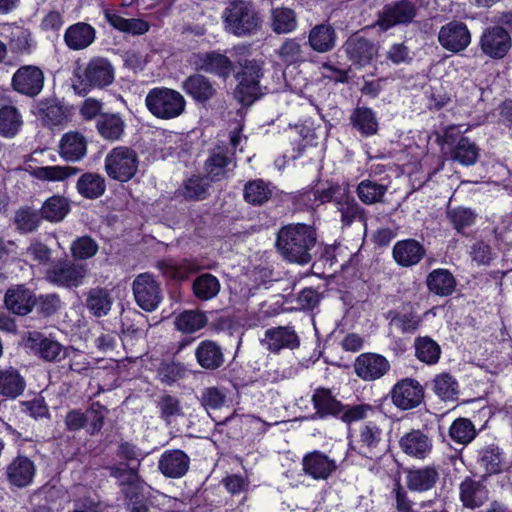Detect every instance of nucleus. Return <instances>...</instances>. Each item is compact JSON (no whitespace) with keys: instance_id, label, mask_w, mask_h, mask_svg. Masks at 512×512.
I'll return each mask as SVG.
<instances>
[{"instance_id":"f257e3e1","label":"nucleus","mask_w":512,"mask_h":512,"mask_svg":"<svg viewBox=\"0 0 512 512\" xmlns=\"http://www.w3.org/2000/svg\"><path fill=\"white\" fill-rule=\"evenodd\" d=\"M317 235L307 224L296 223L283 226L277 233L276 248L289 262L305 265L312 259Z\"/></svg>"},{"instance_id":"f03ea898","label":"nucleus","mask_w":512,"mask_h":512,"mask_svg":"<svg viewBox=\"0 0 512 512\" xmlns=\"http://www.w3.org/2000/svg\"><path fill=\"white\" fill-rule=\"evenodd\" d=\"M225 29L238 37L251 36L262 26V19L251 2L228 0L222 14Z\"/></svg>"},{"instance_id":"7ed1b4c3","label":"nucleus","mask_w":512,"mask_h":512,"mask_svg":"<svg viewBox=\"0 0 512 512\" xmlns=\"http://www.w3.org/2000/svg\"><path fill=\"white\" fill-rule=\"evenodd\" d=\"M145 105L156 118L170 120L185 112L186 99L179 91L167 87H156L147 93Z\"/></svg>"},{"instance_id":"20e7f679","label":"nucleus","mask_w":512,"mask_h":512,"mask_svg":"<svg viewBox=\"0 0 512 512\" xmlns=\"http://www.w3.org/2000/svg\"><path fill=\"white\" fill-rule=\"evenodd\" d=\"M139 164L137 151L129 146L120 145L106 154L104 170L110 179L125 183L135 177Z\"/></svg>"},{"instance_id":"39448f33","label":"nucleus","mask_w":512,"mask_h":512,"mask_svg":"<svg viewBox=\"0 0 512 512\" xmlns=\"http://www.w3.org/2000/svg\"><path fill=\"white\" fill-rule=\"evenodd\" d=\"M115 77V70L109 60L102 57L92 58L86 65L83 73L78 76L79 81L73 84L74 91L85 95L90 88H103L109 86Z\"/></svg>"},{"instance_id":"423d86ee","label":"nucleus","mask_w":512,"mask_h":512,"mask_svg":"<svg viewBox=\"0 0 512 512\" xmlns=\"http://www.w3.org/2000/svg\"><path fill=\"white\" fill-rule=\"evenodd\" d=\"M241 71L236 74L239 83L234 91L235 98L243 105H251L261 95L259 85L262 77V67L255 60L245 59L239 62Z\"/></svg>"},{"instance_id":"0eeeda50","label":"nucleus","mask_w":512,"mask_h":512,"mask_svg":"<svg viewBox=\"0 0 512 512\" xmlns=\"http://www.w3.org/2000/svg\"><path fill=\"white\" fill-rule=\"evenodd\" d=\"M132 291L136 304L146 312H152L158 308L163 299L160 282L148 272L135 277L132 283Z\"/></svg>"},{"instance_id":"6e6552de","label":"nucleus","mask_w":512,"mask_h":512,"mask_svg":"<svg viewBox=\"0 0 512 512\" xmlns=\"http://www.w3.org/2000/svg\"><path fill=\"white\" fill-rule=\"evenodd\" d=\"M86 275L85 265L65 259L53 262L46 270L45 278L58 287L73 288L82 285Z\"/></svg>"},{"instance_id":"1a4fd4ad","label":"nucleus","mask_w":512,"mask_h":512,"mask_svg":"<svg viewBox=\"0 0 512 512\" xmlns=\"http://www.w3.org/2000/svg\"><path fill=\"white\" fill-rule=\"evenodd\" d=\"M45 76L36 65H23L12 76L11 86L14 91L28 97L39 95L44 87Z\"/></svg>"},{"instance_id":"9d476101","label":"nucleus","mask_w":512,"mask_h":512,"mask_svg":"<svg viewBox=\"0 0 512 512\" xmlns=\"http://www.w3.org/2000/svg\"><path fill=\"white\" fill-rule=\"evenodd\" d=\"M302 472L315 481L328 480L338 469L336 460L320 450H313L304 454Z\"/></svg>"},{"instance_id":"9b49d317","label":"nucleus","mask_w":512,"mask_h":512,"mask_svg":"<svg viewBox=\"0 0 512 512\" xmlns=\"http://www.w3.org/2000/svg\"><path fill=\"white\" fill-rule=\"evenodd\" d=\"M479 46L483 54L492 59H502L509 52L512 41L509 33L500 26L489 27L480 37Z\"/></svg>"},{"instance_id":"f8f14e48","label":"nucleus","mask_w":512,"mask_h":512,"mask_svg":"<svg viewBox=\"0 0 512 512\" xmlns=\"http://www.w3.org/2000/svg\"><path fill=\"white\" fill-rule=\"evenodd\" d=\"M416 15L415 5L407 0H401L383 7L376 24L381 30H388L396 25L410 23Z\"/></svg>"},{"instance_id":"ddd939ff","label":"nucleus","mask_w":512,"mask_h":512,"mask_svg":"<svg viewBox=\"0 0 512 512\" xmlns=\"http://www.w3.org/2000/svg\"><path fill=\"white\" fill-rule=\"evenodd\" d=\"M438 41L444 49L457 53L469 46L471 34L466 24L452 21L440 28Z\"/></svg>"},{"instance_id":"4468645a","label":"nucleus","mask_w":512,"mask_h":512,"mask_svg":"<svg viewBox=\"0 0 512 512\" xmlns=\"http://www.w3.org/2000/svg\"><path fill=\"white\" fill-rule=\"evenodd\" d=\"M381 442L382 430L374 422H368L360 428L359 434L352 441L351 447L358 454L373 459L382 452Z\"/></svg>"},{"instance_id":"2eb2a0df","label":"nucleus","mask_w":512,"mask_h":512,"mask_svg":"<svg viewBox=\"0 0 512 512\" xmlns=\"http://www.w3.org/2000/svg\"><path fill=\"white\" fill-rule=\"evenodd\" d=\"M423 398L422 386L418 381L411 378H405L396 383L391 392L393 404L402 410L417 407Z\"/></svg>"},{"instance_id":"dca6fc26","label":"nucleus","mask_w":512,"mask_h":512,"mask_svg":"<svg viewBox=\"0 0 512 512\" xmlns=\"http://www.w3.org/2000/svg\"><path fill=\"white\" fill-rule=\"evenodd\" d=\"M390 370L389 361L377 353H362L354 363L356 375L364 381H374L382 378Z\"/></svg>"},{"instance_id":"f3484780","label":"nucleus","mask_w":512,"mask_h":512,"mask_svg":"<svg viewBox=\"0 0 512 512\" xmlns=\"http://www.w3.org/2000/svg\"><path fill=\"white\" fill-rule=\"evenodd\" d=\"M193 64L196 70L214 74L224 80L227 79L234 70L232 60L228 56L215 51L196 54Z\"/></svg>"},{"instance_id":"a211bd4d","label":"nucleus","mask_w":512,"mask_h":512,"mask_svg":"<svg viewBox=\"0 0 512 512\" xmlns=\"http://www.w3.org/2000/svg\"><path fill=\"white\" fill-rule=\"evenodd\" d=\"M8 32L7 48L12 54L17 56H27L32 54L37 48V41L29 28L17 25L15 23L5 24L3 26Z\"/></svg>"},{"instance_id":"6ab92c4d","label":"nucleus","mask_w":512,"mask_h":512,"mask_svg":"<svg viewBox=\"0 0 512 512\" xmlns=\"http://www.w3.org/2000/svg\"><path fill=\"white\" fill-rule=\"evenodd\" d=\"M36 474L34 462L27 456L15 457L5 469V475L10 485L25 488L33 483Z\"/></svg>"},{"instance_id":"aec40b11","label":"nucleus","mask_w":512,"mask_h":512,"mask_svg":"<svg viewBox=\"0 0 512 512\" xmlns=\"http://www.w3.org/2000/svg\"><path fill=\"white\" fill-rule=\"evenodd\" d=\"M27 342L29 347L45 361H60L67 355V348H64L58 341L45 337L39 332H31Z\"/></svg>"},{"instance_id":"412c9836","label":"nucleus","mask_w":512,"mask_h":512,"mask_svg":"<svg viewBox=\"0 0 512 512\" xmlns=\"http://www.w3.org/2000/svg\"><path fill=\"white\" fill-rule=\"evenodd\" d=\"M182 90L197 103H206L216 94L214 83L202 74H193L181 84Z\"/></svg>"},{"instance_id":"4be33fe9","label":"nucleus","mask_w":512,"mask_h":512,"mask_svg":"<svg viewBox=\"0 0 512 512\" xmlns=\"http://www.w3.org/2000/svg\"><path fill=\"white\" fill-rule=\"evenodd\" d=\"M424 246L415 239L401 240L393 247V258L402 267H412L418 264L424 257Z\"/></svg>"},{"instance_id":"5701e85b","label":"nucleus","mask_w":512,"mask_h":512,"mask_svg":"<svg viewBox=\"0 0 512 512\" xmlns=\"http://www.w3.org/2000/svg\"><path fill=\"white\" fill-rule=\"evenodd\" d=\"M344 49L349 59L361 66L369 64L378 53V49L373 42L356 35L346 41Z\"/></svg>"},{"instance_id":"b1692460","label":"nucleus","mask_w":512,"mask_h":512,"mask_svg":"<svg viewBox=\"0 0 512 512\" xmlns=\"http://www.w3.org/2000/svg\"><path fill=\"white\" fill-rule=\"evenodd\" d=\"M399 445L405 454L423 459L432 449V440L421 430H412L401 437Z\"/></svg>"},{"instance_id":"393cba45","label":"nucleus","mask_w":512,"mask_h":512,"mask_svg":"<svg viewBox=\"0 0 512 512\" xmlns=\"http://www.w3.org/2000/svg\"><path fill=\"white\" fill-rule=\"evenodd\" d=\"M195 358L200 367L206 370H216L225 361L221 346L212 340L201 341L195 349Z\"/></svg>"},{"instance_id":"a878e982","label":"nucleus","mask_w":512,"mask_h":512,"mask_svg":"<svg viewBox=\"0 0 512 512\" xmlns=\"http://www.w3.org/2000/svg\"><path fill=\"white\" fill-rule=\"evenodd\" d=\"M190 459L181 450L164 452L159 459V470L167 477L180 478L189 469Z\"/></svg>"},{"instance_id":"bb28decb","label":"nucleus","mask_w":512,"mask_h":512,"mask_svg":"<svg viewBox=\"0 0 512 512\" xmlns=\"http://www.w3.org/2000/svg\"><path fill=\"white\" fill-rule=\"evenodd\" d=\"M87 152L86 138L77 131L65 133L59 142L60 156L70 162L81 160Z\"/></svg>"},{"instance_id":"cd10ccee","label":"nucleus","mask_w":512,"mask_h":512,"mask_svg":"<svg viewBox=\"0 0 512 512\" xmlns=\"http://www.w3.org/2000/svg\"><path fill=\"white\" fill-rule=\"evenodd\" d=\"M459 496L464 507L476 509L487 501L488 491L481 482L466 477L459 485Z\"/></svg>"},{"instance_id":"c85d7f7f","label":"nucleus","mask_w":512,"mask_h":512,"mask_svg":"<svg viewBox=\"0 0 512 512\" xmlns=\"http://www.w3.org/2000/svg\"><path fill=\"white\" fill-rule=\"evenodd\" d=\"M337 211L343 226H350L354 222L366 223L365 210L357 203L348 190L337 196Z\"/></svg>"},{"instance_id":"c756f323","label":"nucleus","mask_w":512,"mask_h":512,"mask_svg":"<svg viewBox=\"0 0 512 512\" xmlns=\"http://www.w3.org/2000/svg\"><path fill=\"white\" fill-rule=\"evenodd\" d=\"M336 31L329 23H321L314 26L308 34L310 48L318 53H326L336 46Z\"/></svg>"},{"instance_id":"7c9ffc66","label":"nucleus","mask_w":512,"mask_h":512,"mask_svg":"<svg viewBox=\"0 0 512 512\" xmlns=\"http://www.w3.org/2000/svg\"><path fill=\"white\" fill-rule=\"evenodd\" d=\"M96 38V30L90 24L78 22L68 27L64 34L66 45L72 50H83Z\"/></svg>"},{"instance_id":"2f4dec72","label":"nucleus","mask_w":512,"mask_h":512,"mask_svg":"<svg viewBox=\"0 0 512 512\" xmlns=\"http://www.w3.org/2000/svg\"><path fill=\"white\" fill-rule=\"evenodd\" d=\"M156 267L164 277L175 281L187 279L190 274L198 271L200 268L193 259H183L181 261L164 259L158 261Z\"/></svg>"},{"instance_id":"473e14b6","label":"nucleus","mask_w":512,"mask_h":512,"mask_svg":"<svg viewBox=\"0 0 512 512\" xmlns=\"http://www.w3.org/2000/svg\"><path fill=\"white\" fill-rule=\"evenodd\" d=\"M263 342L272 352H278L283 348L294 349L299 346L298 336L290 327L268 329Z\"/></svg>"},{"instance_id":"72a5a7b5","label":"nucleus","mask_w":512,"mask_h":512,"mask_svg":"<svg viewBox=\"0 0 512 512\" xmlns=\"http://www.w3.org/2000/svg\"><path fill=\"white\" fill-rule=\"evenodd\" d=\"M96 128L105 140L118 141L124 134L126 123L120 113H103L96 120Z\"/></svg>"},{"instance_id":"f704fd0d","label":"nucleus","mask_w":512,"mask_h":512,"mask_svg":"<svg viewBox=\"0 0 512 512\" xmlns=\"http://www.w3.org/2000/svg\"><path fill=\"white\" fill-rule=\"evenodd\" d=\"M4 302L6 308L17 315L28 314L35 305V299L31 292L22 286L8 289Z\"/></svg>"},{"instance_id":"c9c22d12","label":"nucleus","mask_w":512,"mask_h":512,"mask_svg":"<svg viewBox=\"0 0 512 512\" xmlns=\"http://www.w3.org/2000/svg\"><path fill=\"white\" fill-rule=\"evenodd\" d=\"M439 479L434 467L410 470L407 475V487L412 491L424 492L432 489Z\"/></svg>"},{"instance_id":"e433bc0d","label":"nucleus","mask_w":512,"mask_h":512,"mask_svg":"<svg viewBox=\"0 0 512 512\" xmlns=\"http://www.w3.org/2000/svg\"><path fill=\"white\" fill-rule=\"evenodd\" d=\"M104 16L112 27L121 32L130 33L132 35L145 34L150 28L148 22L143 19H126L112 10H105Z\"/></svg>"},{"instance_id":"4c0bfd02","label":"nucleus","mask_w":512,"mask_h":512,"mask_svg":"<svg viewBox=\"0 0 512 512\" xmlns=\"http://www.w3.org/2000/svg\"><path fill=\"white\" fill-rule=\"evenodd\" d=\"M428 289L436 295L448 296L456 287L454 276L447 269H435L427 277Z\"/></svg>"},{"instance_id":"58836bf2","label":"nucleus","mask_w":512,"mask_h":512,"mask_svg":"<svg viewBox=\"0 0 512 512\" xmlns=\"http://www.w3.org/2000/svg\"><path fill=\"white\" fill-rule=\"evenodd\" d=\"M353 127L363 136H372L378 131V121L374 111L367 107H357L350 117Z\"/></svg>"},{"instance_id":"ea45409f","label":"nucleus","mask_w":512,"mask_h":512,"mask_svg":"<svg viewBox=\"0 0 512 512\" xmlns=\"http://www.w3.org/2000/svg\"><path fill=\"white\" fill-rule=\"evenodd\" d=\"M23 125L19 109L13 105L0 108V135L6 138L14 137Z\"/></svg>"},{"instance_id":"a19ab883","label":"nucleus","mask_w":512,"mask_h":512,"mask_svg":"<svg viewBox=\"0 0 512 512\" xmlns=\"http://www.w3.org/2000/svg\"><path fill=\"white\" fill-rule=\"evenodd\" d=\"M208 322L204 312L198 310H185L175 317L174 324L178 331L191 334L201 330Z\"/></svg>"},{"instance_id":"79ce46f5","label":"nucleus","mask_w":512,"mask_h":512,"mask_svg":"<svg viewBox=\"0 0 512 512\" xmlns=\"http://www.w3.org/2000/svg\"><path fill=\"white\" fill-rule=\"evenodd\" d=\"M194 296L201 301L215 298L221 289L218 278L210 273L197 276L192 284Z\"/></svg>"},{"instance_id":"37998d69","label":"nucleus","mask_w":512,"mask_h":512,"mask_svg":"<svg viewBox=\"0 0 512 512\" xmlns=\"http://www.w3.org/2000/svg\"><path fill=\"white\" fill-rule=\"evenodd\" d=\"M77 191L87 199L102 196L106 189L105 179L97 173H84L77 181Z\"/></svg>"},{"instance_id":"c03bdc74","label":"nucleus","mask_w":512,"mask_h":512,"mask_svg":"<svg viewBox=\"0 0 512 512\" xmlns=\"http://www.w3.org/2000/svg\"><path fill=\"white\" fill-rule=\"evenodd\" d=\"M432 390L440 399L454 401L459 394V384L452 374L443 372L432 380Z\"/></svg>"},{"instance_id":"a18cd8bd","label":"nucleus","mask_w":512,"mask_h":512,"mask_svg":"<svg viewBox=\"0 0 512 512\" xmlns=\"http://www.w3.org/2000/svg\"><path fill=\"white\" fill-rule=\"evenodd\" d=\"M113 299L110 293L103 288L89 290L86 299V307L95 317L106 316L112 307Z\"/></svg>"},{"instance_id":"49530a36","label":"nucleus","mask_w":512,"mask_h":512,"mask_svg":"<svg viewBox=\"0 0 512 512\" xmlns=\"http://www.w3.org/2000/svg\"><path fill=\"white\" fill-rule=\"evenodd\" d=\"M477 463L487 474H498L503 470V453L498 446H486L478 451Z\"/></svg>"},{"instance_id":"de8ad7c7","label":"nucleus","mask_w":512,"mask_h":512,"mask_svg":"<svg viewBox=\"0 0 512 512\" xmlns=\"http://www.w3.org/2000/svg\"><path fill=\"white\" fill-rule=\"evenodd\" d=\"M25 388V381L19 372L10 367L0 370V394L15 398L19 396Z\"/></svg>"},{"instance_id":"09e8293b","label":"nucleus","mask_w":512,"mask_h":512,"mask_svg":"<svg viewBox=\"0 0 512 512\" xmlns=\"http://www.w3.org/2000/svg\"><path fill=\"white\" fill-rule=\"evenodd\" d=\"M415 356L428 365L436 364L441 355L439 344L428 336L418 337L414 342Z\"/></svg>"},{"instance_id":"8fccbe9b","label":"nucleus","mask_w":512,"mask_h":512,"mask_svg":"<svg viewBox=\"0 0 512 512\" xmlns=\"http://www.w3.org/2000/svg\"><path fill=\"white\" fill-rule=\"evenodd\" d=\"M79 169L72 166H42L33 170V176L42 181L61 182L78 174Z\"/></svg>"},{"instance_id":"3c124183","label":"nucleus","mask_w":512,"mask_h":512,"mask_svg":"<svg viewBox=\"0 0 512 512\" xmlns=\"http://www.w3.org/2000/svg\"><path fill=\"white\" fill-rule=\"evenodd\" d=\"M157 409L159 417L167 424H171L176 418L184 416L180 400L167 393L162 394L158 398Z\"/></svg>"},{"instance_id":"603ef678","label":"nucleus","mask_w":512,"mask_h":512,"mask_svg":"<svg viewBox=\"0 0 512 512\" xmlns=\"http://www.w3.org/2000/svg\"><path fill=\"white\" fill-rule=\"evenodd\" d=\"M478 157V147L467 137H461L451 151V158L465 166L475 164Z\"/></svg>"},{"instance_id":"864d4df0","label":"nucleus","mask_w":512,"mask_h":512,"mask_svg":"<svg viewBox=\"0 0 512 512\" xmlns=\"http://www.w3.org/2000/svg\"><path fill=\"white\" fill-rule=\"evenodd\" d=\"M243 196L249 204L262 205L271 198L272 189L262 179L252 180L245 185Z\"/></svg>"},{"instance_id":"5fc2aeb1","label":"nucleus","mask_w":512,"mask_h":512,"mask_svg":"<svg viewBox=\"0 0 512 512\" xmlns=\"http://www.w3.org/2000/svg\"><path fill=\"white\" fill-rule=\"evenodd\" d=\"M70 205L68 200L59 195L50 197L42 206V216L51 222H59L69 213Z\"/></svg>"},{"instance_id":"6e6d98bb","label":"nucleus","mask_w":512,"mask_h":512,"mask_svg":"<svg viewBox=\"0 0 512 512\" xmlns=\"http://www.w3.org/2000/svg\"><path fill=\"white\" fill-rule=\"evenodd\" d=\"M230 162L231 157L219 149L206 160L205 170L212 181H219L227 177Z\"/></svg>"},{"instance_id":"4d7b16f0","label":"nucleus","mask_w":512,"mask_h":512,"mask_svg":"<svg viewBox=\"0 0 512 512\" xmlns=\"http://www.w3.org/2000/svg\"><path fill=\"white\" fill-rule=\"evenodd\" d=\"M312 401L317 413L321 416H337L341 409V403L336 400L327 389H317L313 394Z\"/></svg>"},{"instance_id":"13d9d810","label":"nucleus","mask_w":512,"mask_h":512,"mask_svg":"<svg viewBox=\"0 0 512 512\" xmlns=\"http://www.w3.org/2000/svg\"><path fill=\"white\" fill-rule=\"evenodd\" d=\"M386 191L387 186L371 180H363L357 186V195L359 199L367 205L381 202Z\"/></svg>"},{"instance_id":"bf43d9fd","label":"nucleus","mask_w":512,"mask_h":512,"mask_svg":"<svg viewBox=\"0 0 512 512\" xmlns=\"http://www.w3.org/2000/svg\"><path fill=\"white\" fill-rule=\"evenodd\" d=\"M181 194L187 200H204L209 194V183L203 177L193 176L184 182Z\"/></svg>"},{"instance_id":"052dcab7","label":"nucleus","mask_w":512,"mask_h":512,"mask_svg":"<svg viewBox=\"0 0 512 512\" xmlns=\"http://www.w3.org/2000/svg\"><path fill=\"white\" fill-rule=\"evenodd\" d=\"M296 16L289 8H275L272 10V29L278 34L292 32L296 28Z\"/></svg>"},{"instance_id":"680f3d73","label":"nucleus","mask_w":512,"mask_h":512,"mask_svg":"<svg viewBox=\"0 0 512 512\" xmlns=\"http://www.w3.org/2000/svg\"><path fill=\"white\" fill-rule=\"evenodd\" d=\"M449 435L457 443L468 444L475 438L476 429L469 419L458 418L451 424Z\"/></svg>"},{"instance_id":"e2e57ef3","label":"nucleus","mask_w":512,"mask_h":512,"mask_svg":"<svg viewBox=\"0 0 512 512\" xmlns=\"http://www.w3.org/2000/svg\"><path fill=\"white\" fill-rule=\"evenodd\" d=\"M276 53L286 65L297 63L303 59L302 46L295 38L286 39L277 49Z\"/></svg>"},{"instance_id":"0e129e2a","label":"nucleus","mask_w":512,"mask_h":512,"mask_svg":"<svg viewBox=\"0 0 512 512\" xmlns=\"http://www.w3.org/2000/svg\"><path fill=\"white\" fill-rule=\"evenodd\" d=\"M84 414L86 417L87 432L93 435L102 429L104 419L108 414V409L99 402H94Z\"/></svg>"},{"instance_id":"69168bd1","label":"nucleus","mask_w":512,"mask_h":512,"mask_svg":"<svg viewBox=\"0 0 512 512\" xmlns=\"http://www.w3.org/2000/svg\"><path fill=\"white\" fill-rule=\"evenodd\" d=\"M72 257L77 260L92 258L98 251V244L89 236L75 239L70 247Z\"/></svg>"},{"instance_id":"338daca9","label":"nucleus","mask_w":512,"mask_h":512,"mask_svg":"<svg viewBox=\"0 0 512 512\" xmlns=\"http://www.w3.org/2000/svg\"><path fill=\"white\" fill-rule=\"evenodd\" d=\"M41 119L47 126H58L63 124L66 119V111L63 106L56 102H48L40 109Z\"/></svg>"},{"instance_id":"774afa93","label":"nucleus","mask_w":512,"mask_h":512,"mask_svg":"<svg viewBox=\"0 0 512 512\" xmlns=\"http://www.w3.org/2000/svg\"><path fill=\"white\" fill-rule=\"evenodd\" d=\"M447 217L457 231L474 224L476 215L469 208L457 207L448 210Z\"/></svg>"}]
</instances>
